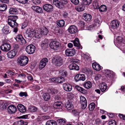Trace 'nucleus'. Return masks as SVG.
Masks as SVG:
<instances>
[{"label":"nucleus","mask_w":125,"mask_h":125,"mask_svg":"<svg viewBox=\"0 0 125 125\" xmlns=\"http://www.w3.org/2000/svg\"><path fill=\"white\" fill-rule=\"evenodd\" d=\"M28 62V59L25 56H21L18 60V62L20 65L22 66H25Z\"/></svg>","instance_id":"1"},{"label":"nucleus","mask_w":125,"mask_h":125,"mask_svg":"<svg viewBox=\"0 0 125 125\" xmlns=\"http://www.w3.org/2000/svg\"><path fill=\"white\" fill-rule=\"evenodd\" d=\"M52 61L56 65L60 66L62 64L63 59L61 57L58 56L55 57L53 59Z\"/></svg>","instance_id":"2"},{"label":"nucleus","mask_w":125,"mask_h":125,"mask_svg":"<svg viewBox=\"0 0 125 125\" xmlns=\"http://www.w3.org/2000/svg\"><path fill=\"white\" fill-rule=\"evenodd\" d=\"M1 49L3 51L8 52L11 49V46L10 44L7 42H5L0 46Z\"/></svg>","instance_id":"3"},{"label":"nucleus","mask_w":125,"mask_h":125,"mask_svg":"<svg viewBox=\"0 0 125 125\" xmlns=\"http://www.w3.org/2000/svg\"><path fill=\"white\" fill-rule=\"evenodd\" d=\"M35 50V47L33 45L31 44L27 46L26 49V50L29 54L33 53Z\"/></svg>","instance_id":"4"},{"label":"nucleus","mask_w":125,"mask_h":125,"mask_svg":"<svg viewBox=\"0 0 125 125\" xmlns=\"http://www.w3.org/2000/svg\"><path fill=\"white\" fill-rule=\"evenodd\" d=\"M60 44L58 42L54 41L51 42L49 44L50 47L51 48L54 50H57L59 47Z\"/></svg>","instance_id":"5"},{"label":"nucleus","mask_w":125,"mask_h":125,"mask_svg":"<svg viewBox=\"0 0 125 125\" xmlns=\"http://www.w3.org/2000/svg\"><path fill=\"white\" fill-rule=\"evenodd\" d=\"M50 80L51 82L56 83H61L65 81L64 78L61 77L57 78H51L50 79Z\"/></svg>","instance_id":"6"},{"label":"nucleus","mask_w":125,"mask_h":125,"mask_svg":"<svg viewBox=\"0 0 125 125\" xmlns=\"http://www.w3.org/2000/svg\"><path fill=\"white\" fill-rule=\"evenodd\" d=\"M8 113L10 114L15 113L17 111L16 107L14 105H12L9 106L7 108Z\"/></svg>","instance_id":"7"},{"label":"nucleus","mask_w":125,"mask_h":125,"mask_svg":"<svg viewBox=\"0 0 125 125\" xmlns=\"http://www.w3.org/2000/svg\"><path fill=\"white\" fill-rule=\"evenodd\" d=\"M43 9L48 12H51L53 9L52 5L49 4H47L44 5L43 6Z\"/></svg>","instance_id":"8"},{"label":"nucleus","mask_w":125,"mask_h":125,"mask_svg":"<svg viewBox=\"0 0 125 125\" xmlns=\"http://www.w3.org/2000/svg\"><path fill=\"white\" fill-rule=\"evenodd\" d=\"M119 22L118 20H114L111 23V28L113 30L116 29L119 27Z\"/></svg>","instance_id":"9"},{"label":"nucleus","mask_w":125,"mask_h":125,"mask_svg":"<svg viewBox=\"0 0 125 125\" xmlns=\"http://www.w3.org/2000/svg\"><path fill=\"white\" fill-rule=\"evenodd\" d=\"M48 62V59L46 58H44L40 61L39 65V68L40 70H42L45 66L46 63Z\"/></svg>","instance_id":"10"},{"label":"nucleus","mask_w":125,"mask_h":125,"mask_svg":"<svg viewBox=\"0 0 125 125\" xmlns=\"http://www.w3.org/2000/svg\"><path fill=\"white\" fill-rule=\"evenodd\" d=\"M75 50L73 49H68L65 51V54L68 56H73L75 54Z\"/></svg>","instance_id":"11"},{"label":"nucleus","mask_w":125,"mask_h":125,"mask_svg":"<svg viewBox=\"0 0 125 125\" xmlns=\"http://www.w3.org/2000/svg\"><path fill=\"white\" fill-rule=\"evenodd\" d=\"M33 10L37 13H43V12L42 9L40 7L33 6L31 7Z\"/></svg>","instance_id":"12"},{"label":"nucleus","mask_w":125,"mask_h":125,"mask_svg":"<svg viewBox=\"0 0 125 125\" xmlns=\"http://www.w3.org/2000/svg\"><path fill=\"white\" fill-rule=\"evenodd\" d=\"M17 52V50L15 49L11 50L7 53L8 57L9 58H12L16 55Z\"/></svg>","instance_id":"13"},{"label":"nucleus","mask_w":125,"mask_h":125,"mask_svg":"<svg viewBox=\"0 0 125 125\" xmlns=\"http://www.w3.org/2000/svg\"><path fill=\"white\" fill-rule=\"evenodd\" d=\"M15 39L17 41L21 43L22 44H24L26 42L25 40L22 36L20 34L18 35Z\"/></svg>","instance_id":"14"},{"label":"nucleus","mask_w":125,"mask_h":125,"mask_svg":"<svg viewBox=\"0 0 125 125\" xmlns=\"http://www.w3.org/2000/svg\"><path fill=\"white\" fill-rule=\"evenodd\" d=\"M69 32L71 34H74L77 31V28L74 25H72L70 26L68 29Z\"/></svg>","instance_id":"15"},{"label":"nucleus","mask_w":125,"mask_h":125,"mask_svg":"<svg viewBox=\"0 0 125 125\" xmlns=\"http://www.w3.org/2000/svg\"><path fill=\"white\" fill-rule=\"evenodd\" d=\"M63 87L64 90L66 91L70 92L72 89V85L69 83H64Z\"/></svg>","instance_id":"16"},{"label":"nucleus","mask_w":125,"mask_h":125,"mask_svg":"<svg viewBox=\"0 0 125 125\" xmlns=\"http://www.w3.org/2000/svg\"><path fill=\"white\" fill-rule=\"evenodd\" d=\"M17 108L19 111L21 113H24L26 110L25 107L21 104H18L17 106Z\"/></svg>","instance_id":"17"},{"label":"nucleus","mask_w":125,"mask_h":125,"mask_svg":"<svg viewBox=\"0 0 125 125\" xmlns=\"http://www.w3.org/2000/svg\"><path fill=\"white\" fill-rule=\"evenodd\" d=\"M48 45V39H45L42 42L41 46L42 48L44 49L47 48Z\"/></svg>","instance_id":"18"},{"label":"nucleus","mask_w":125,"mask_h":125,"mask_svg":"<svg viewBox=\"0 0 125 125\" xmlns=\"http://www.w3.org/2000/svg\"><path fill=\"white\" fill-rule=\"evenodd\" d=\"M73 43L74 46L77 47L78 49H82V47L81 45L79 42V40L78 38H76L73 41Z\"/></svg>","instance_id":"19"},{"label":"nucleus","mask_w":125,"mask_h":125,"mask_svg":"<svg viewBox=\"0 0 125 125\" xmlns=\"http://www.w3.org/2000/svg\"><path fill=\"white\" fill-rule=\"evenodd\" d=\"M69 68L70 70H79V67L77 64L75 63L72 64L69 66Z\"/></svg>","instance_id":"20"},{"label":"nucleus","mask_w":125,"mask_h":125,"mask_svg":"<svg viewBox=\"0 0 125 125\" xmlns=\"http://www.w3.org/2000/svg\"><path fill=\"white\" fill-rule=\"evenodd\" d=\"M93 68L95 70L99 71L101 69V66L98 63L94 62L92 64Z\"/></svg>","instance_id":"21"},{"label":"nucleus","mask_w":125,"mask_h":125,"mask_svg":"<svg viewBox=\"0 0 125 125\" xmlns=\"http://www.w3.org/2000/svg\"><path fill=\"white\" fill-rule=\"evenodd\" d=\"M83 19L86 21H90L92 18L91 15L89 14L84 13L83 14Z\"/></svg>","instance_id":"22"},{"label":"nucleus","mask_w":125,"mask_h":125,"mask_svg":"<svg viewBox=\"0 0 125 125\" xmlns=\"http://www.w3.org/2000/svg\"><path fill=\"white\" fill-rule=\"evenodd\" d=\"M65 107L68 110H71L73 107V106L70 101L68 100L65 104Z\"/></svg>","instance_id":"23"},{"label":"nucleus","mask_w":125,"mask_h":125,"mask_svg":"<svg viewBox=\"0 0 125 125\" xmlns=\"http://www.w3.org/2000/svg\"><path fill=\"white\" fill-rule=\"evenodd\" d=\"M53 3L56 7L60 9H62V5L61 4V2H60L58 0H53Z\"/></svg>","instance_id":"24"},{"label":"nucleus","mask_w":125,"mask_h":125,"mask_svg":"<svg viewBox=\"0 0 125 125\" xmlns=\"http://www.w3.org/2000/svg\"><path fill=\"white\" fill-rule=\"evenodd\" d=\"M40 32L41 34L46 35L49 32L48 29L45 27H43L40 30Z\"/></svg>","instance_id":"25"},{"label":"nucleus","mask_w":125,"mask_h":125,"mask_svg":"<svg viewBox=\"0 0 125 125\" xmlns=\"http://www.w3.org/2000/svg\"><path fill=\"white\" fill-rule=\"evenodd\" d=\"M16 22V21H10L8 20V24L12 28H14V27H17L18 26V24Z\"/></svg>","instance_id":"26"},{"label":"nucleus","mask_w":125,"mask_h":125,"mask_svg":"<svg viewBox=\"0 0 125 125\" xmlns=\"http://www.w3.org/2000/svg\"><path fill=\"white\" fill-rule=\"evenodd\" d=\"M28 35V36L30 37H33L35 35V31L31 30L30 29L27 30L26 32Z\"/></svg>","instance_id":"27"},{"label":"nucleus","mask_w":125,"mask_h":125,"mask_svg":"<svg viewBox=\"0 0 125 125\" xmlns=\"http://www.w3.org/2000/svg\"><path fill=\"white\" fill-rule=\"evenodd\" d=\"M18 16L16 15H10L9 16L8 20L9 21H16L17 19H18Z\"/></svg>","instance_id":"28"},{"label":"nucleus","mask_w":125,"mask_h":125,"mask_svg":"<svg viewBox=\"0 0 125 125\" xmlns=\"http://www.w3.org/2000/svg\"><path fill=\"white\" fill-rule=\"evenodd\" d=\"M100 89L102 92L104 91L107 88V86L106 83H103L101 84L100 86Z\"/></svg>","instance_id":"29"},{"label":"nucleus","mask_w":125,"mask_h":125,"mask_svg":"<svg viewBox=\"0 0 125 125\" xmlns=\"http://www.w3.org/2000/svg\"><path fill=\"white\" fill-rule=\"evenodd\" d=\"M42 97L43 98L45 101H48L49 100L50 98V96L48 93L44 94Z\"/></svg>","instance_id":"30"},{"label":"nucleus","mask_w":125,"mask_h":125,"mask_svg":"<svg viewBox=\"0 0 125 125\" xmlns=\"http://www.w3.org/2000/svg\"><path fill=\"white\" fill-rule=\"evenodd\" d=\"M62 103L60 102H55L54 104V107L56 109L60 108L62 107Z\"/></svg>","instance_id":"31"},{"label":"nucleus","mask_w":125,"mask_h":125,"mask_svg":"<svg viewBox=\"0 0 125 125\" xmlns=\"http://www.w3.org/2000/svg\"><path fill=\"white\" fill-rule=\"evenodd\" d=\"M83 86L86 88L88 89L91 87L92 83L90 81H87L84 84Z\"/></svg>","instance_id":"32"},{"label":"nucleus","mask_w":125,"mask_h":125,"mask_svg":"<svg viewBox=\"0 0 125 125\" xmlns=\"http://www.w3.org/2000/svg\"><path fill=\"white\" fill-rule=\"evenodd\" d=\"M57 25L59 26L62 27L65 25V22L63 20H59L57 21Z\"/></svg>","instance_id":"33"},{"label":"nucleus","mask_w":125,"mask_h":125,"mask_svg":"<svg viewBox=\"0 0 125 125\" xmlns=\"http://www.w3.org/2000/svg\"><path fill=\"white\" fill-rule=\"evenodd\" d=\"M7 9V5L4 4H0V11H1L5 10Z\"/></svg>","instance_id":"34"},{"label":"nucleus","mask_w":125,"mask_h":125,"mask_svg":"<svg viewBox=\"0 0 125 125\" xmlns=\"http://www.w3.org/2000/svg\"><path fill=\"white\" fill-rule=\"evenodd\" d=\"M46 125H57V122L52 120H49L46 122Z\"/></svg>","instance_id":"35"},{"label":"nucleus","mask_w":125,"mask_h":125,"mask_svg":"<svg viewBox=\"0 0 125 125\" xmlns=\"http://www.w3.org/2000/svg\"><path fill=\"white\" fill-rule=\"evenodd\" d=\"M2 31L5 34H7L10 32L9 31V27L7 26L4 27L3 28Z\"/></svg>","instance_id":"36"},{"label":"nucleus","mask_w":125,"mask_h":125,"mask_svg":"<svg viewBox=\"0 0 125 125\" xmlns=\"http://www.w3.org/2000/svg\"><path fill=\"white\" fill-rule=\"evenodd\" d=\"M9 12L11 14H16L17 13V10L13 8H10L9 10Z\"/></svg>","instance_id":"37"},{"label":"nucleus","mask_w":125,"mask_h":125,"mask_svg":"<svg viewBox=\"0 0 125 125\" xmlns=\"http://www.w3.org/2000/svg\"><path fill=\"white\" fill-rule=\"evenodd\" d=\"M99 9L101 12H104L106 11L107 10L106 7L104 5H102L100 6Z\"/></svg>","instance_id":"38"},{"label":"nucleus","mask_w":125,"mask_h":125,"mask_svg":"<svg viewBox=\"0 0 125 125\" xmlns=\"http://www.w3.org/2000/svg\"><path fill=\"white\" fill-rule=\"evenodd\" d=\"M105 73L108 77H110L113 75V72L110 70H105Z\"/></svg>","instance_id":"39"},{"label":"nucleus","mask_w":125,"mask_h":125,"mask_svg":"<svg viewBox=\"0 0 125 125\" xmlns=\"http://www.w3.org/2000/svg\"><path fill=\"white\" fill-rule=\"evenodd\" d=\"M92 0H83L82 5H87L90 4L92 2Z\"/></svg>","instance_id":"40"},{"label":"nucleus","mask_w":125,"mask_h":125,"mask_svg":"<svg viewBox=\"0 0 125 125\" xmlns=\"http://www.w3.org/2000/svg\"><path fill=\"white\" fill-rule=\"evenodd\" d=\"M95 104L94 103H91L89 105V109L90 111H92L94 109Z\"/></svg>","instance_id":"41"},{"label":"nucleus","mask_w":125,"mask_h":125,"mask_svg":"<svg viewBox=\"0 0 125 125\" xmlns=\"http://www.w3.org/2000/svg\"><path fill=\"white\" fill-rule=\"evenodd\" d=\"M57 122L60 125H63L66 122L65 121L62 119L57 120Z\"/></svg>","instance_id":"42"},{"label":"nucleus","mask_w":125,"mask_h":125,"mask_svg":"<svg viewBox=\"0 0 125 125\" xmlns=\"http://www.w3.org/2000/svg\"><path fill=\"white\" fill-rule=\"evenodd\" d=\"M28 110L31 112H35L37 110V108L34 106H30Z\"/></svg>","instance_id":"43"},{"label":"nucleus","mask_w":125,"mask_h":125,"mask_svg":"<svg viewBox=\"0 0 125 125\" xmlns=\"http://www.w3.org/2000/svg\"><path fill=\"white\" fill-rule=\"evenodd\" d=\"M67 75V72L66 71H62L60 72L59 75L62 78H64Z\"/></svg>","instance_id":"44"},{"label":"nucleus","mask_w":125,"mask_h":125,"mask_svg":"<svg viewBox=\"0 0 125 125\" xmlns=\"http://www.w3.org/2000/svg\"><path fill=\"white\" fill-rule=\"evenodd\" d=\"M75 88L78 91L82 93L85 92V90L78 85L75 86Z\"/></svg>","instance_id":"45"},{"label":"nucleus","mask_w":125,"mask_h":125,"mask_svg":"<svg viewBox=\"0 0 125 125\" xmlns=\"http://www.w3.org/2000/svg\"><path fill=\"white\" fill-rule=\"evenodd\" d=\"M82 4V5L78 6L76 8V9L77 11L80 12L84 10V7H83V6H84Z\"/></svg>","instance_id":"46"},{"label":"nucleus","mask_w":125,"mask_h":125,"mask_svg":"<svg viewBox=\"0 0 125 125\" xmlns=\"http://www.w3.org/2000/svg\"><path fill=\"white\" fill-rule=\"evenodd\" d=\"M81 107L82 109H85L86 107L87 104V101H85L84 102L81 103Z\"/></svg>","instance_id":"47"},{"label":"nucleus","mask_w":125,"mask_h":125,"mask_svg":"<svg viewBox=\"0 0 125 125\" xmlns=\"http://www.w3.org/2000/svg\"><path fill=\"white\" fill-rule=\"evenodd\" d=\"M72 113L73 115L76 116L78 115L80 113L79 111L78 110H73L72 111Z\"/></svg>","instance_id":"48"},{"label":"nucleus","mask_w":125,"mask_h":125,"mask_svg":"<svg viewBox=\"0 0 125 125\" xmlns=\"http://www.w3.org/2000/svg\"><path fill=\"white\" fill-rule=\"evenodd\" d=\"M68 2V1L67 0H63L62 2H61V4L62 5V8L64 7V5L67 4Z\"/></svg>","instance_id":"49"},{"label":"nucleus","mask_w":125,"mask_h":125,"mask_svg":"<svg viewBox=\"0 0 125 125\" xmlns=\"http://www.w3.org/2000/svg\"><path fill=\"white\" fill-rule=\"evenodd\" d=\"M93 5L95 9H99L100 7L97 2L96 1H95L93 2Z\"/></svg>","instance_id":"50"},{"label":"nucleus","mask_w":125,"mask_h":125,"mask_svg":"<svg viewBox=\"0 0 125 125\" xmlns=\"http://www.w3.org/2000/svg\"><path fill=\"white\" fill-rule=\"evenodd\" d=\"M80 74L76 75L74 77V79L76 82L80 80Z\"/></svg>","instance_id":"51"},{"label":"nucleus","mask_w":125,"mask_h":125,"mask_svg":"<svg viewBox=\"0 0 125 125\" xmlns=\"http://www.w3.org/2000/svg\"><path fill=\"white\" fill-rule=\"evenodd\" d=\"M19 95L20 97H22L23 96L26 97L28 96L27 92H20L19 94Z\"/></svg>","instance_id":"52"},{"label":"nucleus","mask_w":125,"mask_h":125,"mask_svg":"<svg viewBox=\"0 0 125 125\" xmlns=\"http://www.w3.org/2000/svg\"><path fill=\"white\" fill-rule=\"evenodd\" d=\"M49 91H49V93L50 92V93H52V94H55L57 92V90H56L54 89H50L49 90Z\"/></svg>","instance_id":"53"},{"label":"nucleus","mask_w":125,"mask_h":125,"mask_svg":"<svg viewBox=\"0 0 125 125\" xmlns=\"http://www.w3.org/2000/svg\"><path fill=\"white\" fill-rule=\"evenodd\" d=\"M71 2L74 4L78 5L79 2V0H70Z\"/></svg>","instance_id":"54"},{"label":"nucleus","mask_w":125,"mask_h":125,"mask_svg":"<svg viewBox=\"0 0 125 125\" xmlns=\"http://www.w3.org/2000/svg\"><path fill=\"white\" fill-rule=\"evenodd\" d=\"M82 56V58L85 61L87 60L89 58L88 56L85 54H83Z\"/></svg>","instance_id":"55"},{"label":"nucleus","mask_w":125,"mask_h":125,"mask_svg":"<svg viewBox=\"0 0 125 125\" xmlns=\"http://www.w3.org/2000/svg\"><path fill=\"white\" fill-rule=\"evenodd\" d=\"M109 125H116V121L115 120H111L109 122Z\"/></svg>","instance_id":"56"},{"label":"nucleus","mask_w":125,"mask_h":125,"mask_svg":"<svg viewBox=\"0 0 125 125\" xmlns=\"http://www.w3.org/2000/svg\"><path fill=\"white\" fill-rule=\"evenodd\" d=\"M27 125V123L26 122L21 120L19 121V125Z\"/></svg>","instance_id":"57"},{"label":"nucleus","mask_w":125,"mask_h":125,"mask_svg":"<svg viewBox=\"0 0 125 125\" xmlns=\"http://www.w3.org/2000/svg\"><path fill=\"white\" fill-rule=\"evenodd\" d=\"M22 4H25L28 1V0H16Z\"/></svg>","instance_id":"58"},{"label":"nucleus","mask_w":125,"mask_h":125,"mask_svg":"<svg viewBox=\"0 0 125 125\" xmlns=\"http://www.w3.org/2000/svg\"><path fill=\"white\" fill-rule=\"evenodd\" d=\"M80 80L84 81L85 79V77L84 74H80Z\"/></svg>","instance_id":"59"},{"label":"nucleus","mask_w":125,"mask_h":125,"mask_svg":"<svg viewBox=\"0 0 125 125\" xmlns=\"http://www.w3.org/2000/svg\"><path fill=\"white\" fill-rule=\"evenodd\" d=\"M101 75L100 74H97L95 75V80H97L101 78Z\"/></svg>","instance_id":"60"},{"label":"nucleus","mask_w":125,"mask_h":125,"mask_svg":"<svg viewBox=\"0 0 125 125\" xmlns=\"http://www.w3.org/2000/svg\"><path fill=\"white\" fill-rule=\"evenodd\" d=\"M95 123L97 125H99L101 123L100 119L99 118L95 120Z\"/></svg>","instance_id":"61"},{"label":"nucleus","mask_w":125,"mask_h":125,"mask_svg":"<svg viewBox=\"0 0 125 125\" xmlns=\"http://www.w3.org/2000/svg\"><path fill=\"white\" fill-rule=\"evenodd\" d=\"M80 98L81 103L82 102H84V101H87L85 98L83 96H80Z\"/></svg>","instance_id":"62"},{"label":"nucleus","mask_w":125,"mask_h":125,"mask_svg":"<svg viewBox=\"0 0 125 125\" xmlns=\"http://www.w3.org/2000/svg\"><path fill=\"white\" fill-rule=\"evenodd\" d=\"M122 39L123 38L121 36H118L116 38L117 41L119 43L122 42Z\"/></svg>","instance_id":"63"},{"label":"nucleus","mask_w":125,"mask_h":125,"mask_svg":"<svg viewBox=\"0 0 125 125\" xmlns=\"http://www.w3.org/2000/svg\"><path fill=\"white\" fill-rule=\"evenodd\" d=\"M42 109L44 112H46L48 110V107L45 105H44L42 107Z\"/></svg>","instance_id":"64"}]
</instances>
